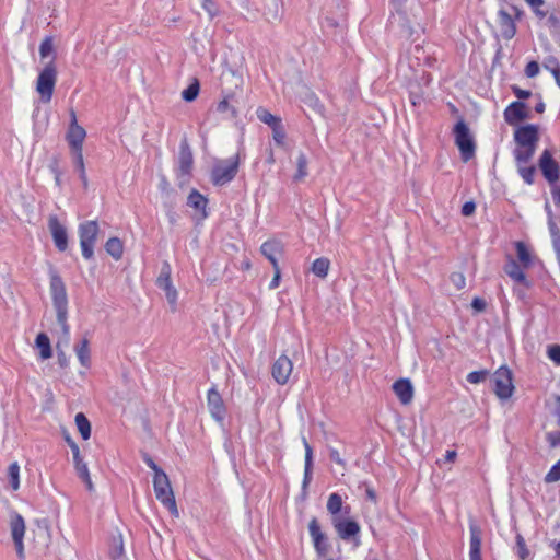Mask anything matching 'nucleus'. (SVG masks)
I'll list each match as a JSON object with an SVG mask.
<instances>
[{"instance_id":"f257e3e1","label":"nucleus","mask_w":560,"mask_h":560,"mask_svg":"<svg viewBox=\"0 0 560 560\" xmlns=\"http://www.w3.org/2000/svg\"><path fill=\"white\" fill-rule=\"evenodd\" d=\"M220 86L222 100L217 105V112L232 119L237 118L236 95L243 86V74L225 63L220 74Z\"/></svg>"},{"instance_id":"f03ea898","label":"nucleus","mask_w":560,"mask_h":560,"mask_svg":"<svg viewBox=\"0 0 560 560\" xmlns=\"http://www.w3.org/2000/svg\"><path fill=\"white\" fill-rule=\"evenodd\" d=\"M50 294L52 299V305L57 315V323L60 326L62 338L59 340L57 347L60 346L61 342L65 346L69 342V325L67 323L68 319V298L66 285L57 273H52L50 277Z\"/></svg>"},{"instance_id":"7ed1b4c3","label":"nucleus","mask_w":560,"mask_h":560,"mask_svg":"<svg viewBox=\"0 0 560 560\" xmlns=\"http://www.w3.org/2000/svg\"><path fill=\"white\" fill-rule=\"evenodd\" d=\"M240 155L235 154L229 160H218L211 171L210 178L214 186H224L237 175Z\"/></svg>"},{"instance_id":"20e7f679","label":"nucleus","mask_w":560,"mask_h":560,"mask_svg":"<svg viewBox=\"0 0 560 560\" xmlns=\"http://www.w3.org/2000/svg\"><path fill=\"white\" fill-rule=\"evenodd\" d=\"M153 488L156 499L171 512L178 517L179 512L175 501V495L168 476L165 472H159L153 476Z\"/></svg>"},{"instance_id":"39448f33","label":"nucleus","mask_w":560,"mask_h":560,"mask_svg":"<svg viewBox=\"0 0 560 560\" xmlns=\"http://www.w3.org/2000/svg\"><path fill=\"white\" fill-rule=\"evenodd\" d=\"M100 232L97 221H86L79 225L78 233L82 255L85 259H92L94 256V246Z\"/></svg>"},{"instance_id":"423d86ee","label":"nucleus","mask_w":560,"mask_h":560,"mask_svg":"<svg viewBox=\"0 0 560 560\" xmlns=\"http://www.w3.org/2000/svg\"><path fill=\"white\" fill-rule=\"evenodd\" d=\"M56 82L57 69L54 62H49L39 72L36 82V91L39 94L40 101L43 103H49L51 101Z\"/></svg>"},{"instance_id":"0eeeda50","label":"nucleus","mask_w":560,"mask_h":560,"mask_svg":"<svg viewBox=\"0 0 560 560\" xmlns=\"http://www.w3.org/2000/svg\"><path fill=\"white\" fill-rule=\"evenodd\" d=\"M453 131L462 159L468 162L475 155L476 145L467 124L464 120L457 121Z\"/></svg>"},{"instance_id":"6e6552de","label":"nucleus","mask_w":560,"mask_h":560,"mask_svg":"<svg viewBox=\"0 0 560 560\" xmlns=\"http://www.w3.org/2000/svg\"><path fill=\"white\" fill-rule=\"evenodd\" d=\"M494 393L500 399H508L514 392L512 372L506 366L499 368L493 376Z\"/></svg>"},{"instance_id":"1a4fd4ad","label":"nucleus","mask_w":560,"mask_h":560,"mask_svg":"<svg viewBox=\"0 0 560 560\" xmlns=\"http://www.w3.org/2000/svg\"><path fill=\"white\" fill-rule=\"evenodd\" d=\"M156 283L159 288L165 292L166 300L171 305V311L176 312L178 293L171 280V268L168 264H164V266L162 267Z\"/></svg>"},{"instance_id":"9d476101","label":"nucleus","mask_w":560,"mask_h":560,"mask_svg":"<svg viewBox=\"0 0 560 560\" xmlns=\"http://www.w3.org/2000/svg\"><path fill=\"white\" fill-rule=\"evenodd\" d=\"M515 144L537 149L539 141V128L536 125H525L514 131Z\"/></svg>"},{"instance_id":"9b49d317","label":"nucleus","mask_w":560,"mask_h":560,"mask_svg":"<svg viewBox=\"0 0 560 560\" xmlns=\"http://www.w3.org/2000/svg\"><path fill=\"white\" fill-rule=\"evenodd\" d=\"M11 536L13 542L15 545L18 557L21 560H24V544L23 538L25 534V522L24 518L20 514H14L10 522Z\"/></svg>"},{"instance_id":"f8f14e48","label":"nucleus","mask_w":560,"mask_h":560,"mask_svg":"<svg viewBox=\"0 0 560 560\" xmlns=\"http://www.w3.org/2000/svg\"><path fill=\"white\" fill-rule=\"evenodd\" d=\"M258 10L270 24L279 23L283 16L282 0H260Z\"/></svg>"},{"instance_id":"ddd939ff","label":"nucleus","mask_w":560,"mask_h":560,"mask_svg":"<svg viewBox=\"0 0 560 560\" xmlns=\"http://www.w3.org/2000/svg\"><path fill=\"white\" fill-rule=\"evenodd\" d=\"M334 528L342 540H349L358 536L360 533V525L358 522L349 518H340L339 516L332 517Z\"/></svg>"},{"instance_id":"4468645a","label":"nucleus","mask_w":560,"mask_h":560,"mask_svg":"<svg viewBox=\"0 0 560 560\" xmlns=\"http://www.w3.org/2000/svg\"><path fill=\"white\" fill-rule=\"evenodd\" d=\"M86 137V131L83 127H81L78 121H70L69 130L67 132L66 139L69 143V147L72 151V154L78 152L83 153V142Z\"/></svg>"},{"instance_id":"2eb2a0df","label":"nucleus","mask_w":560,"mask_h":560,"mask_svg":"<svg viewBox=\"0 0 560 560\" xmlns=\"http://www.w3.org/2000/svg\"><path fill=\"white\" fill-rule=\"evenodd\" d=\"M48 228L58 250L65 252L68 248V234L66 228L59 222L57 215L49 217Z\"/></svg>"},{"instance_id":"dca6fc26","label":"nucleus","mask_w":560,"mask_h":560,"mask_svg":"<svg viewBox=\"0 0 560 560\" xmlns=\"http://www.w3.org/2000/svg\"><path fill=\"white\" fill-rule=\"evenodd\" d=\"M293 370V363L287 355H280L272 365L271 373L275 381L284 385L288 383L289 377Z\"/></svg>"},{"instance_id":"f3484780","label":"nucleus","mask_w":560,"mask_h":560,"mask_svg":"<svg viewBox=\"0 0 560 560\" xmlns=\"http://www.w3.org/2000/svg\"><path fill=\"white\" fill-rule=\"evenodd\" d=\"M539 167L542 175L550 184H555L559 179V165L553 160L549 150H545L542 152L539 159Z\"/></svg>"},{"instance_id":"a211bd4d","label":"nucleus","mask_w":560,"mask_h":560,"mask_svg":"<svg viewBox=\"0 0 560 560\" xmlns=\"http://www.w3.org/2000/svg\"><path fill=\"white\" fill-rule=\"evenodd\" d=\"M529 117V110L523 102H513L504 110V119L509 125H516Z\"/></svg>"},{"instance_id":"6ab92c4d","label":"nucleus","mask_w":560,"mask_h":560,"mask_svg":"<svg viewBox=\"0 0 560 560\" xmlns=\"http://www.w3.org/2000/svg\"><path fill=\"white\" fill-rule=\"evenodd\" d=\"M260 253L270 261L272 267H277L279 266L277 257L283 255L284 245L281 241L271 238L261 244Z\"/></svg>"},{"instance_id":"aec40b11","label":"nucleus","mask_w":560,"mask_h":560,"mask_svg":"<svg viewBox=\"0 0 560 560\" xmlns=\"http://www.w3.org/2000/svg\"><path fill=\"white\" fill-rule=\"evenodd\" d=\"M393 390L402 405H408L413 399V386L408 378H400L393 384Z\"/></svg>"},{"instance_id":"412c9836","label":"nucleus","mask_w":560,"mask_h":560,"mask_svg":"<svg viewBox=\"0 0 560 560\" xmlns=\"http://www.w3.org/2000/svg\"><path fill=\"white\" fill-rule=\"evenodd\" d=\"M178 163H179V167H178L179 175L182 177L188 176L192 168L194 159H192V153H191L190 147L187 143V141H183L180 144Z\"/></svg>"},{"instance_id":"4be33fe9","label":"nucleus","mask_w":560,"mask_h":560,"mask_svg":"<svg viewBox=\"0 0 560 560\" xmlns=\"http://www.w3.org/2000/svg\"><path fill=\"white\" fill-rule=\"evenodd\" d=\"M208 408L215 420L221 421L224 418L225 410L223 400L215 388H211L208 392Z\"/></svg>"},{"instance_id":"5701e85b","label":"nucleus","mask_w":560,"mask_h":560,"mask_svg":"<svg viewBox=\"0 0 560 560\" xmlns=\"http://www.w3.org/2000/svg\"><path fill=\"white\" fill-rule=\"evenodd\" d=\"M498 15L501 35L505 39H511L516 33V26L512 16L505 10H500Z\"/></svg>"},{"instance_id":"b1692460","label":"nucleus","mask_w":560,"mask_h":560,"mask_svg":"<svg viewBox=\"0 0 560 560\" xmlns=\"http://www.w3.org/2000/svg\"><path fill=\"white\" fill-rule=\"evenodd\" d=\"M302 443L305 448V467H304V478L302 483V489L306 492V489L312 480V467H313V450L308 444L305 436H302Z\"/></svg>"},{"instance_id":"393cba45","label":"nucleus","mask_w":560,"mask_h":560,"mask_svg":"<svg viewBox=\"0 0 560 560\" xmlns=\"http://www.w3.org/2000/svg\"><path fill=\"white\" fill-rule=\"evenodd\" d=\"M504 271L515 282L522 283L525 287H529V282L526 279L522 266H520L514 259H510L505 264Z\"/></svg>"},{"instance_id":"a878e982","label":"nucleus","mask_w":560,"mask_h":560,"mask_svg":"<svg viewBox=\"0 0 560 560\" xmlns=\"http://www.w3.org/2000/svg\"><path fill=\"white\" fill-rule=\"evenodd\" d=\"M477 556H481V530L476 524H471L469 557Z\"/></svg>"},{"instance_id":"bb28decb","label":"nucleus","mask_w":560,"mask_h":560,"mask_svg":"<svg viewBox=\"0 0 560 560\" xmlns=\"http://www.w3.org/2000/svg\"><path fill=\"white\" fill-rule=\"evenodd\" d=\"M207 198L196 189H192L187 198V205L196 210L202 211V217L206 218Z\"/></svg>"},{"instance_id":"cd10ccee","label":"nucleus","mask_w":560,"mask_h":560,"mask_svg":"<svg viewBox=\"0 0 560 560\" xmlns=\"http://www.w3.org/2000/svg\"><path fill=\"white\" fill-rule=\"evenodd\" d=\"M536 149L529 147H522L516 144L514 149V158L517 165H526L534 156Z\"/></svg>"},{"instance_id":"c85d7f7f","label":"nucleus","mask_w":560,"mask_h":560,"mask_svg":"<svg viewBox=\"0 0 560 560\" xmlns=\"http://www.w3.org/2000/svg\"><path fill=\"white\" fill-rule=\"evenodd\" d=\"M77 357L80 361V363L89 369L91 365V354H90V348H89V340L86 338L82 339L80 345L75 346L74 348Z\"/></svg>"},{"instance_id":"c756f323","label":"nucleus","mask_w":560,"mask_h":560,"mask_svg":"<svg viewBox=\"0 0 560 560\" xmlns=\"http://www.w3.org/2000/svg\"><path fill=\"white\" fill-rule=\"evenodd\" d=\"M301 100L308 105L314 112L322 113L323 105L319 102V98L316 96V94L311 91L310 89L305 88L301 94Z\"/></svg>"},{"instance_id":"7c9ffc66","label":"nucleus","mask_w":560,"mask_h":560,"mask_svg":"<svg viewBox=\"0 0 560 560\" xmlns=\"http://www.w3.org/2000/svg\"><path fill=\"white\" fill-rule=\"evenodd\" d=\"M35 343H36V347L40 350V358L43 360H47V359L51 358V355H52L51 346H50L49 338L46 334H44V332L38 334L36 337Z\"/></svg>"},{"instance_id":"2f4dec72","label":"nucleus","mask_w":560,"mask_h":560,"mask_svg":"<svg viewBox=\"0 0 560 560\" xmlns=\"http://www.w3.org/2000/svg\"><path fill=\"white\" fill-rule=\"evenodd\" d=\"M105 249L114 259L119 260L124 253V245L118 237H110L105 244Z\"/></svg>"},{"instance_id":"473e14b6","label":"nucleus","mask_w":560,"mask_h":560,"mask_svg":"<svg viewBox=\"0 0 560 560\" xmlns=\"http://www.w3.org/2000/svg\"><path fill=\"white\" fill-rule=\"evenodd\" d=\"M329 268L330 261L325 257L317 258L312 264V272L322 279L327 277Z\"/></svg>"},{"instance_id":"72a5a7b5","label":"nucleus","mask_w":560,"mask_h":560,"mask_svg":"<svg viewBox=\"0 0 560 560\" xmlns=\"http://www.w3.org/2000/svg\"><path fill=\"white\" fill-rule=\"evenodd\" d=\"M75 424L81 436L88 440L91 436V423L82 412L75 415Z\"/></svg>"},{"instance_id":"f704fd0d","label":"nucleus","mask_w":560,"mask_h":560,"mask_svg":"<svg viewBox=\"0 0 560 560\" xmlns=\"http://www.w3.org/2000/svg\"><path fill=\"white\" fill-rule=\"evenodd\" d=\"M516 254L523 268H528L532 264V255L523 242H516Z\"/></svg>"},{"instance_id":"c9c22d12","label":"nucleus","mask_w":560,"mask_h":560,"mask_svg":"<svg viewBox=\"0 0 560 560\" xmlns=\"http://www.w3.org/2000/svg\"><path fill=\"white\" fill-rule=\"evenodd\" d=\"M73 162H74L75 168L79 172L80 179L82 180L84 188H86L89 185V182H88V176H86V172H85L83 153L78 152V153L73 154Z\"/></svg>"},{"instance_id":"e433bc0d","label":"nucleus","mask_w":560,"mask_h":560,"mask_svg":"<svg viewBox=\"0 0 560 560\" xmlns=\"http://www.w3.org/2000/svg\"><path fill=\"white\" fill-rule=\"evenodd\" d=\"M8 477L12 490L16 491L20 488V466L16 462L9 466Z\"/></svg>"},{"instance_id":"4c0bfd02","label":"nucleus","mask_w":560,"mask_h":560,"mask_svg":"<svg viewBox=\"0 0 560 560\" xmlns=\"http://www.w3.org/2000/svg\"><path fill=\"white\" fill-rule=\"evenodd\" d=\"M78 476L85 482L89 491H93L94 486L90 477L88 465L82 463L74 464Z\"/></svg>"},{"instance_id":"58836bf2","label":"nucleus","mask_w":560,"mask_h":560,"mask_svg":"<svg viewBox=\"0 0 560 560\" xmlns=\"http://www.w3.org/2000/svg\"><path fill=\"white\" fill-rule=\"evenodd\" d=\"M341 497L338 493H331L327 501V511L332 515V517H335L341 511Z\"/></svg>"},{"instance_id":"ea45409f","label":"nucleus","mask_w":560,"mask_h":560,"mask_svg":"<svg viewBox=\"0 0 560 560\" xmlns=\"http://www.w3.org/2000/svg\"><path fill=\"white\" fill-rule=\"evenodd\" d=\"M200 85L197 79H194L191 83L182 92V97L186 102H192L199 94Z\"/></svg>"},{"instance_id":"a19ab883","label":"nucleus","mask_w":560,"mask_h":560,"mask_svg":"<svg viewBox=\"0 0 560 560\" xmlns=\"http://www.w3.org/2000/svg\"><path fill=\"white\" fill-rule=\"evenodd\" d=\"M257 117L260 121L267 124L272 127L281 121V119L275 115H272L269 110L264 107H258L256 110Z\"/></svg>"},{"instance_id":"79ce46f5","label":"nucleus","mask_w":560,"mask_h":560,"mask_svg":"<svg viewBox=\"0 0 560 560\" xmlns=\"http://www.w3.org/2000/svg\"><path fill=\"white\" fill-rule=\"evenodd\" d=\"M312 540L318 556L324 557L328 553L329 545L327 544V537L325 534H322L320 536L315 537Z\"/></svg>"},{"instance_id":"37998d69","label":"nucleus","mask_w":560,"mask_h":560,"mask_svg":"<svg viewBox=\"0 0 560 560\" xmlns=\"http://www.w3.org/2000/svg\"><path fill=\"white\" fill-rule=\"evenodd\" d=\"M298 172L294 175V180H302L307 175V159L304 153L298 156Z\"/></svg>"},{"instance_id":"c03bdc74","label":"nucleus","mask_w":560,"mask_h":560,"mask_svg":"<svg viewBox=\"0 0 560 560\" xmlns=\"http://www.w3.org/2000/svg\"><path fill=\"white\" fill-rule=\"evenodd\" d=\"M525 2L532 8L538 19L542 20L547 18L548 11L541 9L545 4V0H525Z\"/></svg>"},{"instance_id":"a18cd8bd","label":"nucleus","mask_w":560,"mask_h":560,"mask_svg":"<svg viewBox=\"0 0 560 560\" xmlns=\"http://www.w3.org/2000/svg\"><path fill=\"white\" fill-rule=\"evenodd\" d=\"M124 553V542L122 537L119 534L117 537H114L113 539V547L110 549V557L112 559H118Z\"/></svg>"},{"instance_id":"49530a36","label":"nucleus","mask_w":560,"mask_h":560,"mask_svg":"<svg viewBox=\"0 0 560 560\" xmlns=\"http://www.w3.org/2000/svg\"><path fill=\"white\" fill-rule=\"evenodd\" d=\"M201 7L209 20L214 19L219 14V8L213 0H202Z\"/></svg>"},{"instance_id":"de8ad7c7","label":"nucleus","mask_w":560,"mask_h":560,"mask_svg":"<svg viewBox=\"0 0 560 560\" xmlns=\"http://www.w3.org/2000/svg\"><path fill=\"white\" fill-rule=\"evenodd\" d=\"M518 173L527 184H533L536 172L535 166L517 165Z\"/></svg>"},{"instance_id":"09e8293b","label":"nucleus","mask_w":560,"mask_h":560,"mask_svg":"<svg viewBox=\"0 0 560 560\" xmlns=\"http://www.w3.org/2000/svg\"><path fill=\"white\" fill-rule=\"evenodd\" d=\"M487 375H488L487 370L474 371L467 375V381L470 384H479L486 380Z\"/></svg>"},{"instance_id":"8fccbe9b","label":"nucleus","mask_w":560,"mask_h":560,"mask_svg":"<svg viewBox=\"0 0 560 560\" xmlns=\"http://www.w3.org/2000/svg\"><path fill=\"white\" fill-rule=\"evenodd\" d=\"M54 51V43L50 37H46L39 46V55L42 58H46Z\"/></svg>"},{"instance_id":"3c124183","label":"nucleus","mask_w":560,"mask_h":560,"mask_svg":"<svg viewBox=\"0 0 560 560\" xmlns=\"http://www.w3.org/2000/svg\"><path fill=\"white\" fill-rule=\"evenodd\" d=\"M272 129V137H273V140L282 145L284 143V138H285V132H284V129L281 125V121L275 126L271 127Z\"/></svg>"},{"instance_id":"603ef678","label":"nucleus","mask_w":560,"mask_h":560,"mask_svg":"<svg viewBox=\"0 0 560 560\" xmlns=\"http://www.w3.org/2000/svg\"><path fill=\"white\" fill-rule=\"evenodd\" d=\"M560 480V459L551 467L545 477L546 482H556Z\"/></svg>"},{"instance_id":"864d4df0","label":"nucleus","mask_w":560,"mask_h":560,"mask_svg":"<svg viewBox=\"0 0 560 560\" xmlns=\"http://www.w3.org/2000/svg\"><path fill=\"white\" fill-rule=\"evenodd\" d=\"M516 546H517L518 557L522 560H525L529 556V550L527 549L525 540L521 534H518L516 536Z\"/></svg>"},{"instance_id":"5fc2aeb1","label":"nucleus","mask_w":560,"mask_h":560,"mask_svg":"<svg viewBox=\"0 0 560 560\" xmlns=\"http://www.w3.org/2000/svg\"><path fill=\"white\" fill-rule=\"evenodd\" d=\"M308 532H310V535H311L312 539H314L315 537H318L322 534H324L322 532L320 525H319L318 520L316 517H313L310 521V523H308Z\"/></svg>"},{"instance_id":"6e6d98bb","label":"nucleus","mask_w":560,"mask_h":560,"mask_svg":"<svg viewBox=\"0 0 560 560\" xmlns=\"http://www.w3.org/2000/svg\"><path fill=\"white\" fill-rule=\"evenodd\" d=\"M451 281L457 290H460L466 284L465 276L462 272H453L451 275Z\"/></svg>"},{"instance_id":"4d7b16f0","label":"nucleus","mask_w":560,"mask_h":560,"mask_svg":"<svg viewBox=\"0 0 560 560\" xmlns=\"http://www.w3.org/2000/svg\"><path fill=\"white\" fill-rule=\"evenodd\" d=\"M539 73V65L537 61H529L525 68V74L528 78H534Z\"/></svg>"},{"instance_id":"13d9d810","label":"nucleus","mask_w":560,"mask_h":560,"mask_svg":"<svg viewBox=\"0 0 560 560\" xmlns=\"http://www.w3.org/2000/svg\"><path fill=\"white\" fill-rule=\"evenodd\" d=\"M548 357L555 363L560 364V346L553 345L548 348Z\"/></svg>"},{"instance_id":"bf43d9fd","label":"nucleus","mask_w":560,"mask_h":560,"mask_svg":"<svg viewBox=\"0 0 560 560\" xmlns=\"http://www.w3.org/2000/svg\"><path fill=\"white\" fill-rule=\"evenodd\" d=\"M55 175V183L58 187L61 186V171L59 170L58 161L55 159L49 165Z\"/></svg>"},{"instance_id":"052dcab7","label":"nucleus","mask_w":560,"mask_h":560,"mask_svg":"<svg viewBox=\"0 0 560 560\" xmlns=\"http://www.w3.org/2000/svg\"><path fill=\"white\" fill-rule=\"evenodd\" d=\"M549 62L553 63L555 66L551 67L550 65H545V68L548 69L553 74L555 80L558 86L560 88V68L555 59L550 60Z\"/></svg>"},{"instance_id":"680f3d73","label":"nucleus","mask_w":560,"mask_h":560,"mask_svg":"<svg viewBox=\"0 0 560 560\" xmlns=\"http://www.w3.org/2000/svg\"><path fill=\"white\" fill-rule=\"evenodd\" d=\"M548 225H549V231H550L551 240L552 241L560 240V229L557 225V223L552 220L551 217L549 218Z\"/></svg>"},{"instance_id":"e2e57ef3","label":"nucleus","mask_w":560,"mask_h":560,"mask_svg":"<svg viewBox=\"0 0 560 560\" xmlns=\"http://www.w3.org/2000/svg\"><path fill=\"white\" fill-rule=\"evenodd\" d=\"M546 438L551 447L560 446V432H549Z\"/></svg>"},{"instance_id":"0e129e2a","label":"nucleus","mask_w":560,"mask_h":560,"mask_svg":"<svg viewBox=\"0 0 560 560\" xmlns=\"http://www.w3.org/2000/svg\"><path fill=\"white\" fill-rule=\"evenodd\" d=\"M273 268V277L269 283V288L270 289H276L278 288L279 283H280V279H281V270H280V267L277 266V267H272Z\"/></svg>"},{"instance_id":"69168bd1","label":"nucleus","mask_w":560,"mask_h":560,"mask_svg":"<svg viewBox=\"0 0 560 560\" xmlns=\"http://www.w3.org/2000/svg\"><path fill=\"white\" fill-rule=\"evenodd\" d=\"M476 210V205L472 201H467L462 207V214L465 217L471 215Z\"/></svg>"},{"instance_id":"338daca9","label":"nucleus","mask_w":560,"mask_h":560,"mask_svg":"<svg viewBox=\"0 0 560 560\" xmlns=\"http://www.w3.org/2000/svg\"><path fill=\"white\" fill-rule=\"evenodd\" d=\"M471 306L477 312H483L486 310L487 303L481 298H475L471 302Z\"/></svg>"},{"instance_id":"774afa93","label":"nucleus","mask_w":560,"mask_h":560,"mask_svg":"<svg viewBox=\"0 0 560 560\" xmlns=\"http://www.w3.org/2000/svg\"><path fill=\"white\" fill-rule=\"evenodd\" d=\"M548 16V25L552 28H560V18L555 13L551 12Z\"/></svg>"}]
</instances>
